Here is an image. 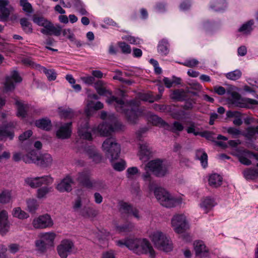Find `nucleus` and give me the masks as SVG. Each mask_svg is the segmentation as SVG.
Wrapping results in <instances>:
<instances>
[{
    "label": "nucleus",
    "instance_id": "obj_1",
    "mask_svg": "<svg viewBox=\"0 0 258 258\" xmlns=\"http://www.w3.org/2000/svg\"><path fill=\"white\" fill-rule=\"evenodd\" d=\"M33 22L39 26L43 27L40 32L46 35L59 36L62 31L61 27L57 25L54 26L50 21H48L43 16L37 14L32 16Z\"/></svg>",
    "mask_w": 258,
    "mask_h": 258
},
{
    "label": "nucleus",
    "instance_id": "obj_2",
    "mask_svg": "<svg viewBox=\"0 0 258 258\" xmlns=\"http://www.w3.org/2000/svg\"><path fill=\"white\" fill-rule=\"evenodd\" d=\"M150 238L155 246L158 249L166 252L172 249V244L170 238L159 230L153 231L150 235Z\"/></svg>",
    "mask_w": 258,
    "mask_h": 258
},
{
    "label": "nucleus",
    "instance_id": "obj_3",
    "mask_svg": "<svg viewBox=\"0 0 258 258\" xmlns=\"http://www.w3.org/2000/svg\"><path fill=\"white\" fill-rule=\"evenodd\" d=\"M102 149L106 156L111 161L119 157L120 153V146L114 138L112 137L107 138L102 145Z\"/></svg>",
    "mask_w": 258,
    "mask_h": 258
},
{
    "label": "nucleus",
    "instance_id": "obj_4",
    "mask_svg": "<svg viewBox=\"0 0 258 258\" xmlns=\"http://www.w3.org/2000/svg\"><path fill=\"white\" fill-rule=\"evenodd\" d=\"M106 102L108 104L113 105L117 111L124 112L128 120L131 123H135L136 122L137 119L136 112L133 109L130 111H125L124 108L125 105L122 99H118L114 96H111L107 99Z\"/></svg>",
    "mask_w": 258,
    "mask_h": 258
},
{
    "label": "nucleus",
    "instance_id": "obj_5",
    "mask_svg": "<svg viewBox=\"0 0 258 258\" xmlns=\"http://www.w3.org/2000/svg\"><path fill=\"white\" fill-rule=\"evenodd\" d=\"M155 196L161 205L166 208L175 207L179 201L172 197L166 190L161 187H157L154 189Z\"/></svg>",
    "mask_w": 258,
    "mask_h": 258
},
{
    "label": "nucleus",
    "instance_id": "obj_6",
    "mask_svg": "<svg viewBox=\"0 0 258 258\" xmlns=\"http://www.w3.org/2000/svg\"><path fill=\"white\" fill-rule=\"evenodd\" d=\"M169 165L166 162L157 159L150 161L146 165L157 177H162L168 173Z\"/></svg>",
    "mask_w": 258,
    "mask_h": 258
},
{
    "label": "nucleus",
    "instance_id": "obj_7",
    "mask_svg": "<svg viewBox=\"0 0 258 258\" xmlns=\"http://www.w3.org/2000/svg\"><path fill=\"white\" fill-rule=\"evenodd\" d=\"M108 117L111 119V122H104L99 124L96 128V131L101 136H109L118 129V123L116 117L110 115Z\"/></svg>",
    "mask_w": 258,
    "mask_h": 258
},
{
    "label": "nucleus",
    "instance_id": "obj_8",
    "mask_svg": "<svg viewBox=\"0 0 258 258\" xmlns=\"http://www.w3.org/2000/svg\"><path fill=\"white\" fill-rule=\"evenodd\" d=\"M32 224L34 228L41 229L52 227L53 221L50 216L46 214L35 218Z\"/></svg>",
    "mask_w": 258,
    "mask_h": 258
},
{
    "label": "nucleus",
    "instance_id": "obj_9",
    "mask_svg": "<svg viewBox=\"0 0 258 258\" xmlns=\"http://www.w3.org/2000/svg\"><path fill=\"white\" fill-rule=\"evenodd\" d=\"M171 225L177 233H182L188 228L185 217L182 214L174 215L171 219Z\"/></svg>",
    "mask_w": 258,
    "mask_h": 258
},
{
    "label": "nucleus",
    "instance_id": "obj_10",
    "mask_svg": "<svg viewBox=\"0 0 258 258\" xmlns=\"http://www.w3.org/2000/svg\"><path fill=\"white\" fill-rule=\"evenodd\" d=\"M27 156L32 162L42 167H49L53 163L52 157L48 153L42 154L38 156H35L31 154Z\"/></svg>",
    "mask_w": 258,
    "mask_h": 258
},
{
    "label": "nucleus",
    "instance_id": "obj_11",
    "mask_svg": "<svg viewBox=\"0 0 258 258\" xmlns=\"http://www.w3.org/2000/svg\"><path fill=\"white\" fill-rule=\"evenodd\" d=\"M74 246V244L72 241L69 239L62 240L56 248L59 256L61 258H67L71 253Z\"/></svg>",
    "mask_w": 258,
    "mask_h": 258
},
{
    "label": "nucleus",
    "instance_id": "obj_12",
    "mask_svg": "<svg viewBox=\"0 0 258 258\" xmlns=\"http://www.w3.org/2000/svg\"><path fill=\"white\" fill-rule=\"evenodd\" d=\"M88 129V119H81L79 122L78 128V133L81 138L88 140H92V135Z\"/></svg>",
    "mask_w": 258,
    "mask_h": 258
},
{
    "label": "nucleus",
    "instance_id": "obj_13",
    "mask_svg": "<svg viewBox=\"0 0 258 258\" xmlns=\"http://www.w3.org/2000/svg\"><path fill=\"white\" fill-rule=\"evenodd\" d=\"M74 183V181L72 177L70 175H67L56 184L55 188L60 192H69L72 191V185Z\"/></svg>",
    "mask_w": 258,
    "mask_h": 258
},
{
    "label": "nucleus",
    "instance_id": "obj_14",
    "mask_svg": "<svg viewBox=\"0 0 258 258\" xmlns=\"http://www.w3.org/2000/svg\"><path fill=\"white\" fill-rule=\"evenodd\" d=\"M140 244L137 249V254L149 253L151 257L155 255V252L150 242L146 239H140Z\"/></svg>",
    "mask_w": 258,
    "mask_h": 258
},
{
    "label": "nucleus",
    "instance_id": "obj_15",
    "mask_svg": "<svg viewBox=\"0 0 258 258\" xmlns=\"http://www.w3.org/2000/svg\"><path fill=\"white\" fill-rule=\"evenodd\" d=\"M14 80L16 83H20L22 81V78L17 71L11 72V76H8L6 79L5 84V90L6 91H11L15 89V85L12 80Z\"/></svg>",
    "mask_w": 258,
    "mask_h": 258
},
{
    "label": "nucleus",
    "instance_id": "obj_16",
    "mask_svg": "<svg viewBox=\"0 0 258 258\" xmlns=\"http://www.w3.org/2000/svg\"><path fill=\"white\" fill-rule=\"evenodd\" d=\"M77 180L82 184L84 186L91 188L93 187L94 182L90 179V173L88 171L84 170L79 172L76 178Z\"/></svg>",
    "mask_w": 258,
    "mask_h": 258
},
{
    "label": "nucleus",
    "instance_id": "obj_17",
    "mask_svg": "<svg viewBox=\"0 0 258 258\" xmlns=\"http://www.w3.org/2000/svg\"><path fill=\"white\" fill-rule=\"evenodd\" d=\"M8 0H0V21H7L13 7L9 6Z\"/></svg>",
    "mask_w": 258,
    "mask_h": 258
},
{
    "label": "nucleus",
    "instance_id": "obj_18",
    "mask_svg": "<svg viewBox=\"0 0 258 258\" xmlns=\"http://www.w3.org/2000/svg\"><path fill=\"white\" fill-rule=\"evenodd\" d=\"M72 122H70L61 125L56 132V136L61 139H69L72 134Z\"/></svg>",
    "mask_w": 258,
    "mask_h": 258
},
{
    "label": "nucleus",
    "instance_id": "obj_19",
    "mask_svg": "<svg viewBox=\"0 0 258 258\" xmlns=\"http://www.w3.org/2000/svg\"><path fill=\"white\" fill-rule=\"evenodd\" d=\"M94 87L97 93L101 96H111V92L107 88L106 83L102 80H97L94 83Z\"/></svg>",
    "mask_w": 258,
    "mask_h": 258
},
{
    "label": "nucleus",
    "instance_id": "obj_20",
    "mask_svg": "<svg viewBox=\"0 0 258 258\" xmlns=\"http://www.w3.org/2000/svg\"><path fill=\"white\" fill-rule=\"evenodd\" d=\"M151 149L147 143L140 144L139 158L143 162L147 161L151 156Z\"/></svg>",
    "mask_w": 258,
    "mask_h": 258
},
{
    "label": "nucleus",
    "instance_id": "obj_21",
    "mask_svg": "<svg viewBox=\"0 0 258 258\" xmlns=\"http://www.w3.org/2000/svg\"><path fill=\"white\" fill-rule=\"evenodd\" d=\"M99 214V211L91 207H84L80 211V215L85 218H93Z\"/></svg>",
    "mask_w": 258,
    "mask_h": 258
},
{
    "label": "nucleus",
    "instance_id": "obj_22",
    "mask_svg": "<svg viewBox=\"0 0 258 258\" xmlns=\"http://www.w3.org/2000/svg\"><path fill=\"white\" fill-rule=\"evenodd\" d=\"M86 153L89 157L95 163H99L102 160L101 155L98 153L94 147H88L86 149Z\"/></svg>",
    "mask_w": 258,
    "mask_h": 258
},
{
    "label": "nucleus",
    "instance_id": "obj_23",
    "mask_svg": "<svg viewBox=\"0 0 258 258\" xmlns=\"http://www.w3.org/2000/svg\"><path fill=\"white\" fill-rule=\"evenodd\" d=\"M104 107L103 104L100 101H97L95 103L92 101L88 102L85 112L88 117L92 115V110H98L102 109Z\"/></svg>",
    "mask_w": 258,
    "mask_h": 258
},
{
    "label": "nucleus",
    "instance_id": "obj_24",
    "mask_svg": "<svg viewBox=\"0 0 258 258\" xmlns=\"http://www.w3.org/2000/svg\"><path fill=\"white\" fill-rule=\"evenodd\" d=\"M194 248L197 255L207 256L208 249L202 241H197L194 242Z\"/></svg>",
    "mask_w": 258,
    "mask_h": 258
},
{
    "label": "nucleus",
    "instance_id": "obj_25",
    "mask_svg": "<svg viewBox=\"0 0 258 258\" xmlns=\"http://www.w3.org/2000/svg\"><path fill=\"white\" fill-rule=\"evenodd\" d=\"M58 113L61 118L72 119L77 116V113L71 108L64 109L62 107L58 108Z\"/></svg>",
    "mask_w": 258,
    "mask_h": 258
},
{
    "label": "nucleus",
    "instance_id": "obj_26",
    "mask_svg": "<svg viewBox=\"0 0 258 258\" xmlns=\"http://www.w3.org/2000/svg\"><path fill=\"white\" fill-rule=\"evenodd\" d=\"M222 177L219 174H211L209 178V184L211 186L217 187L222 184Z\"/></svg>",
    "mask_w": 258,
    "mask_h": 258
},
{
    "label": "nucleus",
    "instance_id": "obj_27",
    "mask_svg": "<svg viewBox=\"0 0 258 258\" xmlns=\"http://www.w3.org/2000/svg\"><path fill=\"white\" fill-rule=\"evenodd\" d=\"M196 158L200 160L204 168L208 165V155L203 149H198L196 151Z\"/></svg>",
    "mask_w": 258,
    "mask_h": 258
},
{
    "label": "nucleus",
    "instance_id": "obj_28",
    "mask_svg": "<svg viewBox=\"0 0 258 258\" xmlns=\"http://www.w3.org/2000/svg\"><path fill=\"white\" fill-rule=\"evenodd\" d=\"M165 128L176 133L177 132H182L184 129V126L181 122L178 121H175L171 124H169L166 123Z\"/></svg>",
    "mask_w": 258,
    "mask_h": 258
},
{
    "label": "nucleus",
    "instance_id": "obj_29",
    "mask_svg": "<svg viewBox=\"0 0 258 258\" xmlns=\"http://www.w3.org/2000/svg\"><path fill=\"white\" fill-rule=\"evenodd\" d=\"M254 24V21L252 20H249L243 24L239 29L238 32L242 33L244 35L249 34L252 30V26Z\"/></svg>",
    "mask_w": 258,
    "mask_h": 258
},
{
    "label": "nucleus",
    "instance_id": "obj_30",
    "mask_svg": "<svg viewBox=\"0 0 258 258\" xmlns=\"http://www.w3.org/2000/svg\"><path fill=\"white\" fill-rule=\"evenodd\" d=\"M39 236L44 242L45 241V243L52 244L53 243L56 234L53 232H45L40 233Z\"/></svg>",
    "mask_w": 258,
    "mask_h": 258
},
{
    "label": "nucleus",
    "instance_id": "obj_31",
    "mask_svg": "<svg viewBox=\"0 0 258 258\" xmlns=\"http://www.w3.org/2000/svg\"><path fill=\"white\" fill-rule=\"evenodd\" d=\"M15 134L13 131L6 130L3 126L0 127V141H6L7 139L12 140Z\"/></svg>",
    "mask_w": 258,
    "mask_h": 258
},
{
    "label": "nucleus",
    "instance_id": "obj_32",
    "mask_svg": "<svg viewBox=\"0 0 258 258\" xmlns=\"http://www.w3.org/2000/svg\"><path fill=\"white\" fill-rule=\"evenodd\" d=\"M244 177L247 180H252L258 177V169L247 168L243 171Z\"/></svg>",
    "mask_w": 258,
    "mask_h": 258
},
{
    "label": "nucleus",
    "instance_id": "obj_33",
    "mask_svg": "<svg viewBox=\"0 0 258 258\" xmlns=\"http://www.w3.org/2000/svg\"><path fill=\"white\" fill-rule=\"evenodd\" d=\"M20 23L23 31L26 33L30 34L32 33L33 28L32 24L29 21L28 19L26 18H21L20 20Z\"/></svg>",
    "mask_w": 258,
    "mask_h": 258
},
{
    "label": "nucleus",
    "instance_id": "obj_34",
    "mask_svg": "<svg viewBox=\"0 0 258 258\" xmlns=\"http://www.w3.org/2000/svg\"><path fill=\"white\" fill-rule=\"evenodd\" d=\"M12 199V192L9 190H4L0 192V203L6 204L9 203Z\"/></svg>",
    "mask_w": 258,
    "mask_h": 258
},
{
    "label": "nucleus",
    "instance_id": "obj_35",
    "mask_svg": "<svg viewBox=\"0 0 258 258\" xmlns=\"http://www.w3.org/2000/svg\"><path fill=\"white\" fill-rule=\"evenodd\" d=\"M35 125L37 127L46 131L50 130L51 127V121L48 119L43 118L37 120L35 121Z\"/></svg>",
    "mask_w": 258,
    "mask_h": 258
},
{
    "label": "nucleus",
    "instance_id": "obj_36",
    "mask_svg": "<svg viewBox=\"0 0 258 258\" xmlns=\"http://www.w3.org/2000/svg\"><path fill=\"white\" fill-rule=\"evenodd\" d=\"M245 103H242L239 100L238 101H235L233 102V104H235L236 106L239 107H246V108H250V105H257L258 104V101L256 100L250 99V98H246L244 100Z\"/></svg>",
    "mask_w": 258,
    "mask_h": 258
},
{
    "label": "nucleus",
    "instance_id": "obj_37",
    "mask_svg": "<svg viewBox=\"0 0 258 258\" xmlns=\"http://www.w3.org/2000/svg\"><path fill=\"white\" fill-rule=\"evenodd\" d=\"M187 97V94L183 89L175 90L171 95L172 99L178 101H183L186 99Z\"/></svg>",
    "mask_w": 258,
    "mask_h": 258
},
{
    "label": "nucleus",
    "instance_id": "obj_38",
    "mask_svg": "<svg viewBox=\"0 0 258 258\" xmlns=\"http://www.w3.org/2000/svg\"><path fill=\"white\" fill-rule=\"evenodd\" d=\"M245 133L242 134L248 140H252L255 139V135L256 134L258 135V126H250L246 128Z\"/></svg>",
    "mask_w": 258,
    "mask_h": 258
},
{
    "label": "nucleus",
    "instance_id": "obj_39",
    "mask_svg": "<svg viewBox=\"0 0 258 258\" xmlns=\"http://www.w3.org/2000/svg\"><path fill=\"white\" fill-rule=\"evenodd\" d=\"M28 210L31 213H35L39 207V203L35 199H29L26 201Z\"/></svg>",
    "mask_w": 258,
    "mask_h": 258
},
{
    "label": "nucleus",
    "instance_id": "obj_40",
    "mask_svg": "<svg viewBox=\"0 0 258 258\" xmlns=\"http://www.w3.org/2000/svg\"><path fill=\"white\" fill-rule=\"evenodd\" d=\"M140 239H129L126 240V246L131 250H132L134 252L137 253L139 244L140 243Z\"/></svg>",
    "mask_w": 258,
    "mask_h": 258
},
{
    "label": "nucleus",
    "instance_id": "obj_41",
    "mask_svg": "<svg viewBox=\"0 0 258 258\" xmlns=\"http://www.w3.org/2000/svg\"><path fill=\"white\" fill-rule=\"evenodd\" d=\"M12 215L14 217L20 219H27L29 217V215L25 211L22 210L20 207L15 208L13 210Z\"/></svg>",
    "mask_w": 258,
    "mask_h": 258
},
{
    "label": "nucleus",
    "instance_id": "obj_42",
    "mask_svg": "<svg viewBox=\"0 0 258 258\" xmlns=\"http://www.w3.org/2000/svg\"><path fill=\"white\" fill-rule=\"evenodd\" d=\"M25 183L32 188H35L40 186L38 177L35 178L28 177L25 179Z\"/></svg>",
    "mask_w": 258,
    "mask_h": 258
},
{
    "label": "nucleus",
    "instance_id": "obj_43",
    "mask_svg": "<svg viewBox=\"0 0 258 258\" xmlns=\"http://www.w3.org/2000/svg\"><path fill=\"white\" fill-rule=\"evenodd\" d=\"M201 206L204 209L205 213H207L214 206L213 200L209 198H206L202 201Z\"/></svg>",
    "mask_w": 258,
    "mask_h": 258
},
{
    "label": "nucleus",
    "instance_id": "obj_44",
    "mask_svg": "<svg viewBox=\"0 0 258 258\" xmlns=\"http://www.w3.org/2000/svg\"><path fill=\"white\" fill-rule=\"evenodd\" d=\"M16 104L17 105L18 116L22 118L25 117L27 112V105H24L22 102L18 101H16Z\"/></svg>",
    "mask_w": 258,
    "mask_h": 258
},
{
    "label": "nucleus",
    "instance_id": "obj_45",
    "mask_svg": "<svg viewBox=\"0 0 258 258\" xmlns=\"http://www.w3.org/2000/svg\"><path fill=\"white\" fill-rule=\"evenodd\" d=\"M149 121L155 125H161L165 128L166 122L161 118L156 115H152L149 118Z\"/></svg>",
    "mask_w": 258,
    "mask_h": 258
},
{
    "label": "nucleus",
    "instance_id": "obj_46",
    "mask_svg": "<svg viewBox=\"0 0 258 258\" xmlns=\"http://www.w3.org/2000/svg\"><path fill=\"white\" fill-rule=\"evenodd\" d=\"M51 187L44 186L39 188L37 190L36 197L39 199L45 198L47 194L51 191Z\"/></svg>",
    "mask_w": 258,
    "mask_h": 258
},
{
    "label": "nucleus",
    "instance_id": "obj_47",
    "mask_svg": "<svg viewBox=\"0 0 258 258\" xmlns=\"http://www.w3.org/2000/svg\"><path fill=\"white\" fill-rule=\"evenodd\" d=\"M36 250L40 253H44L47 250V243L43 240L38 239L35 242Z\"/></svg>",
    "mask_w": 258,
    "mask_h": 258
},
{
    "label": "nucleus",
    "instance_id": "obj_48",
    "mask_svg": "<svg viewBox=\"0 0 258 258\" xmlns=\"http://www.w3.org/2000/svg\"><path fill=\"white\" fill-rule=\"evenodd\" d=\"M158 50L162 54H167L169 51L167 41L165 40L161 41L158 45Z\"/></svg>",
    "mask_w": 258,
    "mask_h": 258
},
{
    "label": "nucleus",
    "instance_id": "obj_49",
    "mask_svg": "<svg viewBox=\"0 0 258 258\" xmlns=\"http://www.w3.org/2000/svg\"><path fill=\"white\" fill-rule=\"evenodd\" d=\"M20 5L22 7L24 11L31 13L33 12V8L31 4L28 2V0H20Z\"/></svg>",
    "mask_w": 258,
    "mask_h": 258
},
{
    "label": "nucleus",
    "instance_id": "obj_50",
    "mask_svg": "<svg viewBox=\"0 0 258 258\" xmlns=\"http://www.w3.org/2000/svg\"><path fill=\"white\" fill-rule=\"evenodd\" d=\"M133 207L126 203L120 204L119 211L122 214H130Z\"/></svg>",
    "mask_w": 258,
    "mask_h": 258
},
{
    "label": "nucleus",
    "instance_id": "obj_51",
    "mask_svg": "<svg viewBox=\"0 0 258 258\" xmlns=\"http://www.w3.org/2000/svg\"><path fill=\"white\" fill-rule=\"evenodd\" d=\"M241 72L239 70H236L234 71L229 72L226 75V77L232 80H236L240 78Z\"/></svg>",
    "mask_w": 258,
    "mask_h": 258
},
{
    "label": "nucleus",
    "instance_id": "obj_52",
    "mask_svg": "<svg viewBox=\"0 0 258 258\" xmlns=\"http://www.w3.org/2000/svg\"><path fill=\"white\" fill-rule=\"evenodd\" d=\"M143 179L145 181H149V188L150 191L154 189V182L152 181L151 174L147 171L142 175Z\"/></svg>",
    "mask_w": 258,
    "mask_h": 258
},
{
    "label": "nucleus",
    "instance_id": "obj_53",
    "mask_svg": "<svg viewBox=\"0 0 258 258\" xmlns=\"http://www.w3.org/2000/svg\"><path fill=\"white\" fill-rule=\"evenodd\" d=\"M80 79L84 84L89 86L94 85L96 82L94 77L89 75L81 77Z\"/></svg>",
    "mask_w": 258,
    "mask_h": 258
},
{
    "label": "nucleus",
    "instance_id": "obj_54",
    "mask_svg": "<svg viewBox=\"0 0 258 258\" xmlns=\"http://www.w3.org/2000/svg\"><path fill=\"white\" fill-rule=\"evenodd\" d=\"M227 132L234 138H237L240 135H242V133L240 130L234 127H228L227 129Z\"/></svg>",
    "mask_w": 258,
    "mask_h": 258
},
{
    "label": "nucleus",
    "instance_id": "obj_55",
    "mask_svg": "<svg viewBox=\"0 0 258 258\" xmlns=\"http://www.w3.org/2000/svg\"><path fill=\"white\" fill-rule=\"evenodd\" d=\"M40 186L43 184H50L53 181V178L50 175H45L41 177H38Z\"/></svg>",
    "mask_w": 258,
    "mask_h": 258
},
{
    "label": "nucleus",
    "instance_id": "obj_56",
    "mask_svg": "<svg viewBox=\"0 0 258 258\" xmlns=\"http://www.w3.org/2000/svg\"><path fill=\"white\" fill-rule=\"evenodd\" d=\"M134 227V226L133 224L122 226H116L115 230L118 232H127L132 230Z\"/></svg>",
    "mask_w": 258,
    "mask_h": 258
},
{
    "label": "nucleus",
    "instance_id": "obj_57",
    "mask_svg": "<svg viewBox=\"0 0 258 258\" xmlns=\"http://www.w3.org/2000/svg\"><path fill=\"white\" fill-rule=\"evenodd\" d=\"M10 226L9 222H0V234L2 235L6 234L9 230Z\"/></svg>",
    "mask_w": 258,
    "mask_h": 258
},
{
    "label": "nucleus",
    "instance_id": "obj_58",
    "mask_svg": "<svg viewBox=\"0 0 258 258\" xmlns=\"http://www.w3.org/2000/svg\"><path fill=\"white\" fill-rule=\"evenodd\" d=\"M125 162L124 160H120L118 162L112 163L113 168L118 171H121L124 169L125 167Z\"/></svg>",
    "mask_w": 258,
    "mask_h": 258
},
{
    "label": "nucleus",
    "instance_id": "obj_59",
    "mask_svg": "<svg viewBox=\"0 0 258 258\" xmlns=\"http://www.w3.org/2000/svg\"><path fill=\"white\" fill-rule=\"evenodd\" d=\"M82 206V200L80 197H78L77 199L75 200L73 203V208L75 212L78 213L80 215V211L81 210V209Z\"/></svg>",
    "mask_w": 258,
    "mask_h": 258
},
{
    "label": "nucleus",
    "instance_id": "obj_60",
    "mask_svg": "<svg viewBox=\"0 0 258 258\" xmlns=\"http://www.w3.org/2000/svg\"><path fill=\"white\" fill-rule=\"evenodd\" d=\"M118 45L122 53L128 54L131 52V47L124 42H119Z\"/></svg>",
    "mask_w": 258,
    "mask_h": 258
},
{
    "label": "nucleus",
    "instance_id": "obj_61",
    "mask_svg": "<svg viewBox=\"0 0 258 258\" xmlns=\"http://www.w3.org/2000/svg\"><path fill=\"white\" fill-rule=\"evenodd\" d=\"M189 126L186 128V132L188 134H193L195 136L200 135V132H198L196 130L195 123L194 122H190Z\"/></svg>",
    "mask_w": 258,
    "mask_h": 258
},
{
    "label": "nucleus",
    "instance_id": "obj_62",
    "mask_svg": "<svg viewBox=\"0 0 258 258\" xmlns=\"http://www.w3.org/2000/svg\"><path fill=\"white\" fill-rule=\"evenodd\" d=\"M44 73L46 75L49 81H54L56 78V74L54 70H48L46 69Z\"/></svg>",
    "mask_w": 258,
    "mask_h": 258
},
{
    "label": "nucleus",
    "instance_id": "obj_63",
    "mask_svg": "<svg viewBox=\"0 0 258 258\" xmlns=\"http://www.w3.org/2000/svg\"><path fill=\"white\" fill-rule=\"evenodd\" d=\"M62 34L64 36H66L71 41L75 40V35L71 29H64L62 30Z\"/></svg>",
    "mask_w": 258,
    "mask_h": 258
},
{
    "label": "nucleus",
    "instance_id": "obj_64",
    "mask_svg": "<svg viewBox=\"0 0 258 258\" xmlns=\"http://www.w3.org/2000/svg\"><path fill=\"white\" fill-rule=\"evenodd\" d=\"M21 248V246L18 243H11L8 245V249L9 251L13 254H15L18 252Z\"/></svg>",
    "mask_w": 258,
    "mask_h": 258
}]
</instances>
